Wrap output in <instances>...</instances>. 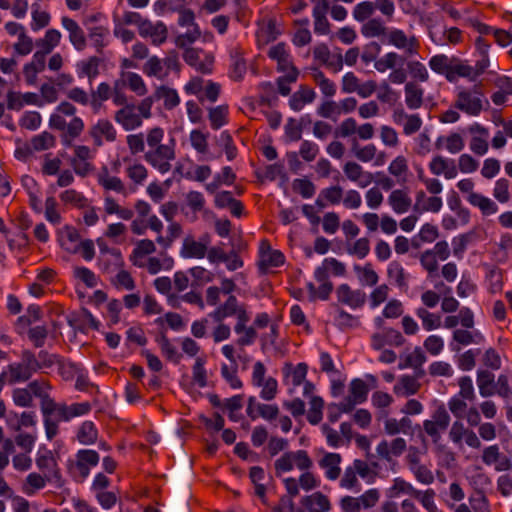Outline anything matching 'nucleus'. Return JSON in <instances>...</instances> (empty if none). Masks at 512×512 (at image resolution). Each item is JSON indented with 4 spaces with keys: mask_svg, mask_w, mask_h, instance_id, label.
<instances>
[{
    "mask_svg": "<svg viewBox=\"0 0 512 512\" xmlns=\"http://www.w3.org/2000/svg\"><path fill=\"white\" fill-rule=\"evenodd\" d=\"M165 131L161 127H153L146 133L148 150L144 153V160L161 174L169 172L171 162L176 158V141L169 138L166 142Z\"/></svg>",
    "mask_w": 512,
    "mask_h": 512,
    "instance_id": "f257e3e1",
    "label": "nucleus"
},
{
    "mask_svg": "<svg viewBox=\"0 0 512 512\" xmlns=\"http://www.w3.org/2000/svg\"><path fill=\"white\" fill-rule=\"evenodd\" d=\"M75 113L76 107L68 101H63L49 119V127L61 132V142L66 146H70L85 128L83 120L75 116Z\"/></svg>",
    "mask_w": 512,
    "mask_h": 512,
    "instance_id": "f03ea898",
    "label": "nucleus"
},
{
    "mask_svg": "<svg viewBox=\"0 0 512 512\" xmlns=\"http://www.w3.org/2000/svg\"><path fill=\"white\" fill-rule=\"evenodd\" d=\"M28 389L32 396L34 395L40 399V409L43 415L46 437L48 440H52L59 432V424H57V420L53 416L57 403L49 395L52 386L48 380L38 379L30 382Z\"/></svg>",
    "mask_w": 512,
    "mask_h": 512,
    "instance_id": "7ed1b4c3",
    "label": "nucleus"
},
{
    "mask_svg": "<svg viewBox=\"0 0 512 512\" xmlns=\"http://www.w3.org/2000/svg\"><path fill=\"white\" fill-rule=\"evenodd\" d=\"M231 316H236L237 318V322L234 326L235 332H240L243 322H249L250 320L245 305H240L234 295H230L223 304L209 314V317L213 319L214 322L224 321Z\"/></svg>",
    "mask_w": 512,
    "mask_h": 512,
    "instance_id": "20e7f679",
    "label": "nucleus"
},
{
    "mask_svg": "<svg viewBox=\"0 0 512 512\" xmlns=\"http://www.w3.org/2000/svg\"><path fill=\"white\" fill-rule=\"evenodd\" d=\"M99 460V454L95 450L81 449L75 460L69 462V472L76 481L81 482L89 475L91 468L98 465Z\"/></svg>",
    "mask_w": 512,
    "mask_h": 512,
    "instance_id": "39448f33",
    "label": "nucleus"
},
{
    "mask_svg": "<svg viewBox=\"0 0 512 512\" xmlns=\"http://www.w3.org/2000/svg\"><path fill=\"white\" fill-rule=\"evenodd\" d=\"M312 465V459L305 450L285 452L274 463L276 475L289 472L294 468V466L299 470L306 471L309 470Z\"/></svg>",
    "mask_w": 512,
    "mask_h": 512,
    "instance_id": "423d86ee",
    "label": "nucleus"
},
{
    "mask_svg": "<svg viewBox=\"0 0 512 512\" xmlns=\"http://www.w3.org/2000/svg\"><path fill=\"white\" fill-rule=\"evenodd\" d=\"M449 424L450 415L441 405L433 412L431 419L423 422V430L434 443H437L441 439V433L446 431Z\"/></svg>",
    "mask_w": 512,
    "mask_h": 512,
    "instance_id": "0eeeda50",
    "label": "nucleus"
},
{
    "mask_svg": "<svg viewBox=\"0 0 512 512\" xmlns=\"http://www.w3.org/2000/svg\"><path fill=\"white\" fill-rule=\"evenodd\" d=\"M377 89V83L374 80H368L361 83L354 72H347L341 80V90L345 94L357 93L361 98L370 97Z\"/></svg>",
    "mask_w": 512,
    "mask_h": 512,
    "instance_id": "6e6552de",
    "label": "nucleus"
},
{
    "mask_svg": "<svg viewBox=\"0 0 512 512\" xmlns=\"http://www.w3.org/2000/svg\"><path fill=\"white\" fill-rule=\"evenodd\" d=\"M477 94L479 93L476 89L474 91L467 89L459 90L453 107L470 116L479 115L483 109V103L482 99Z\"/></svg>",
    "mask_w": 512,
    "mask_h": 512,
    "instance_id": "1a4fd4ad",
    "label": "nucleus"
},
{
    "mask_svg": "<svg viewBox=\"0 0 512 512\" xmlns=\"http://www.w3.org/2000/svg\"><path fill=\"white\" fill-rule=\"evenodd\" d=\"M285 257L279 250H273L268 240H262L259 247L258 268L262 274L284 264Z\"/></svg>",
    "mask_w": 512,
    "mask_h": 512,
    "instance_id": "9d476101",
    "label": "nucleus"
},
{
    "mask_svg": "<svg viewBox=\"0 0 512 512\" xmlns=\"http://www.w3.org/2000/svg\"><path fill=\"white\" fill-rule=\"evenodd\" d=\"M36 465L43 475L48 477L49 483L54 484L57 488H61L64 485L65 481L62 477L58 463L50 452L38 456L36 458Z\"/></svg>",
    "mask_w": 512,
    "mask_h": 512,
    "instance_id": "9b49d317",
    "label": "nucleus"
},
{
    "mask_svg": "<svg viewBox=\"0 0 512 512\" xmlns=\"http://www.w3.org/2000/svg\"><path fill=\"white\" fill-rule=\"evenodd\" d=\"M183 58L189 66L194 67L203 74L212 72L214 56L210 53L197 48H188L185 50Z\"/></svg>",
    "mask_w": 512,
    "mask_h": 512,
    "instance_id": "f8f14e48",
    "label": "nucleus"
},
{
    "mask_svg": "<svg viewBox=\"0 0 512 512\" xmlns=\"http://www.w3.org/2000/svg\"><path fill=\"white\" fill-rule=\"evenodd\" d=\"M209 243L210 236L208 234L202 235L199 240L193 236H186L183 239L180 255L184 258L202 259L207 254Z\"/></svg>",
    "mask_w": 512,
    "mask_h": 512,
    "instance_id": "ddd939ff",
    "label": "nucleus"
},
{
    "mask_svg": "<svg viewBox=\"0 0 512 512\" xmlns=\"http://www.w3.org/2000/svg\"><path fill=\"white\" fill-rule=\"evenodd\" d=\"M407 448L405 439L394 438L391 442L382 440L376 447L378 458L395 465V458L401 456Z\"/></svg>",
    "mask_w": 512,
    "mask_h": 512,
    "instance_id": "4468645a",
    "label": "nucleus"
},
{
    "mask_svg": "<svg viewBox=\"0 0 512 512\" xmlns=\"http://www.w3.org/2000/svg\"><path fill=\"white\" fill-rule=\"evenodd\" d=\"M481 460L485 465L493 466L498 472L508 471L512 468V461L500 451L497 444L485 447Z\"/></svg>",
    "mask_w": 512,
    "mask_h": 512,
    "instance_id": "2eb2a0df",
    "label": "nucleus"
},
{
    "mask_svg": "<svg viewBox=\"0 0 512 512\" xmlns=\"http://www.w3.org/2000/svg\"><path fill=\"white\" fill-rule=\"evenodd\" d=\"M88 134L96 147L102 146L104 140L114 142L117 138V131L108 119H99L90 127Z\"/></svg>",
    "mask_w": 512,
    "mask_h": 512,
    "instance_id": "dca6fc26",
    "label": "nucleus"
},
{
    "mask_svg": "<svg viewBox=\"0 0 512 512\" xmlns=\"http://www.w3.org/2000/svg\"><path fill=\"white\" fill-rule=\"evenodd\" d=\"M91 409L92 406L89 402L73 403L69 406L65 403H57L53 415L58 424L60 421H70L74 417L86 415Z\"/></svg>",
    "mask_w": 512,
    "mask_h": 512,
    "instance_id": "f3484780",
    "label": "nucleus"
},
{
    "mask_svg": "<svg viewBox=\"0 0 512 512\" xmlns=\"http://www.w3.org/2000/svg\"><path fill=\"white\" fill-rule=\"evenodd\" d=\"M388 43L398 49L404 50L408 56L418 54L420 43L415 36L407 37L406 34L399 29H393L388 33Z\"/></svg>",
    "mask_w": 512,
    "mask_h": 512,
    "instance_id": "a211bd4d",
    "label": "nucleus"
},
{
    "mask_svg": "<svg viewBox=\"0 0 512 512\" xmlns=\"http://www.w3.org/2000/svg\"><path fill=\"white\" fill-rule=\"evenodd\" d=\"M114 120L125 131H131L142 125V117L136 111V105L130 104L121 107L114 114Z\"/></svg>",
    "mask_w": 512,
    "mask_h": 512,
    "instance_id": "6ab92c4d",
    "label": "nucleus"
},
{
    "mask_svg": "<svg viewBox=\"0 0 512 512\" xmlns=\"http://www.w3.org/2000/svg\"><path fill=\"white\" fill-rule=\"evenodd\" d=\"M336 297L339 303L352 309L360 308L366 301V294L360 289L352 290L348 284H341L336 288Z\"/></svg>",
    "mask_w": 512,
    "mask_h": 512,
    "instance_id": "aec40b11",
    "label": "nucleus"
},
{
    "mask_svg": "<svg viewBox=\"0 0 512 512\" xmlns=\"http://www.w3.org/2000/svg\"><path fill=\"white\" fill-rule=\"evenodd\" d=\"M139 35L143 38H149L153 45L160 46L165 43L168 38V28L162 21L154 23L147 19Z\"/></svg>",
    "mask_w": 512,
    "mask_h": 512,
    "instance_id": "412c9836",
    "label": "nucleus"
},
{
    "mask_svg": "<svg viewBox=\"0 0 512 512\" xmlns=\"http://www.w3.org/2000/svg\"><path fill=\"white\" fill-rule=\"evenodd\" d=\"M97 182L104 191L126 196L127 189L121 178L111 175L107 166H103L97 174Z\"/></svg>",
    "mask_w": 512,
    "mask_h": 512,
    "instance_id": "4be33fe9",
    "label": "nucleus"
},
{
    "mask_svg": "<svg viewBox=\"0 0 512 512\" xmlns=\"http://www.w3.org/2000/svg\"><path fill=\"white\" fill-rule=\"evenodd\" d=\"M267 54L270 59L277 62V70L279 72H291L292 70H298L292 62L285 43H278L270 47Z\"/></svg>",
    "mask_w": 512,
    "mask_h": 512,
    "instance_id": "5701e85b",
    "label": "nucleus"
},
{
    "mask_svg": "<svg viewBox=\"0 0 512 512\" xmlns=\"http://www.w3.org/2000/svg\"><path fill=\"white\" fill-rule=\"evenodd\" d=\"M312 2L314 3V31L322 35L328 34L330 32V24L326 14L329 10V2L328 0H312Z\"/></svg>",
    "mask_w": 512,
    "mask_h": 512,
    "instance_id": "b1692460",
    "label": "nucleus"
},
{
    "mask_svg": "<svg viewBox=\"0 0 512 512\" xmlns=\"http://www.w3.org/2000/svg\"><path fill=\"white\" fill-rule=\"evenodd\" d=\"M230 77L234 81H240L243 79L247 71L246 61L244 59V50L240 46H235L230 49Z\"/></svg>",
    "mask_w": 512,
    "mask_h": 512,
    "instance_id": "393cba45",
    "label": "nucleus"
},
{
    "mask_svg": "<svg viewBox=\"0 0 512 512\" xmlns=\"http://www.w3.org/2000/svg\"><path fill=\"white\" fill-rule=\"evenodd\" d=\"M342 457L339 453L327 452L318 461L319 466L325 470V476L329 480H336L341 475L340 464Z\"/></svg>",
    "mask_w": 512,
    "mask_h": 512,
    "instance_id": "a878e982",
    "label": "nucleus"
},
{
    "mask_svg": "<svg viewBox=\"0 0 512 512\" xmlns=\"http://www.w3.org/2000/svg\"><path fill=\"white\" fill-rule=\"evenodd\" d=\"M429 169L432 174L436 176L444 174L447 179H452L457 176V168L454 160L446 159L440 155L432 158L429 163Z\"/></svg>",
    "mask_w": 512,
    "mask_h": 512,
    "instance_id": "bb28decb",
    "label": "nucleus"
},
{
    "mask_svg": "<svg viewBox=\"0 0 512 512\" xmlns=\"http://www.w3.org/2000/svg\"><path fill=\"white\" fill-rule=\"evenodd\" d=\"M71 327L86 332L88 329L98 330L100 323L93 317V315L85 308L68 319Z\"/></svg>",
    "mask_w": 512,
    "mask_h": 512,
    "instance_id": "cd10ccee",
    "label": "nucleus"
},
{
    "mask_svg": "<svg viewBox=\"0 0 512 512\" xmlns=\"http://www.w3.org/2000/svg\"><path fill=\"white\" fill-rule=\"evenodd\" d=\"M156 251V246L154 242L150 239H142L139 240L135 248L133 249L131 255L129 256V260L131 263L139 268L145 267L144 258L147 255H150Z\"/></svg>",
    "mask_w": 512,
    "mask_h": 512,
    "instance_id": "c85d7f7f",
    "label": "nucleus"
},
{
    "mask_svg": "<svg viewBox=\"0 0 512 512\" xmlns=\"http://www.w3.org/2000/svg\"><path fill=\"white\" fill-rule=\"evenodd\" d=\"M329 272L335 276H344L346 274V267L335 258H326L322 262V265L315 270V279L325 280L329 278Z\"/></svg>",
    "mask_w": 512,
    "mask_h": 512,
    "instance_id": "c756f323",
    "label": "nucleus"
},
{
    "mask_svg": "<svg viewBox=\"0 0 512 512\" xmlns=\"http://www.w3.org/2000/svg\"><path fill=\"white\" fill-rule=\"evenodd\" d=\"M63 27L69 32V40L77 50H83L86 46V38L84 31L78 23L69 18L63 17L61 19Z\"/></svg>",
    "mask_w": 512,
    "mask_h": 512,
    "instance_id": "7c9ffc66",
    "label": "nucleus"
},
{
    "mask_svg": "<svg viewBox=\"0 0 512 512\" xmlns=\"http://www.w3.org/2000/svg\"><path fill=\"white\" fill-rule=\"evenodd\" d=\"M316 98L315 91L307 85H300L291 96L289 106L294 111H300L306 104L312 103Z\"/></svg>",
    "mask_w": 512,
    "mask_h": 512,
    "instance_id": "2f4dec72",
    "label": "nucleus"
},
{
    "mask_svg": "<svg viewBox=\"0 0 512 512\" xmlns=\"http://www.w3.org/2000/svg\"><path fill=\"white\" fill-rule=\"evenodd\" d=\"M473 74L472 66L467 65L456 57H452L446 79L449 82H455L459 77H464L468 78L470 81H474Z\"/></svg>",
    "mask_w": 512,
    "mask_h": 512,
    "instance_id": "473e14b6",
    "label": "nucleus"
},
{
    "mask_svg": "<svg viewBox=\"0 0 512 512\" xmlns=\"http://www.w3.org/2000/svg\"><path fill=\"white\" fill-rule=\"evenodd\" d=\"M301 503L308 512H327L331 508L328 497L321 492L303 497Z\"/></svg>",
    "mask_w": 512,
    "mask_h": 512,
    "instance_id": "72a5a7b5",
    "label": "nucleus"
},
{
    "mask_svg": "<svg viewBox=\"0 0 512 512\" xmlns=\"http://www.w3.org/2000/svg\"><path fill=\"white\" fill-rule=\"evenodd\" d=\"M388 203L394 212L403 214L410 209L412 200L406 190L396 189L390 193Z\"/></svg>",
    "mask_w": 512,
    "mask_h": 512,
    "instance_id": "f704fd0d",
    "label": "nucleus"
},
{
    "mask_svg": "<svg viewBox=\"0 0 512 512\" xmlns=\"http://www.w3.org/2000/svg\"><path fill=\"white\" fill-rule=\"evenodd\" d=\"M405 103L411 110L419 109L424 102V90L414 82H408L404 88Z\"/></svg>",
    "mask_w": 512,
    "mask_h": 512,
    "instance_id": "c9c22d12",
    "label": "nucleus"
},
{
    "mask_svg": "<svg viewBox=\"0 0 512 512\" xmlns=\"http://www.w3.org/2000/svg\"><path fill=\"white\" fill-rule=\"evenodd\" d=\"M467 201L474 207H477L483 216H490L498 212L497 204L480 193L471 194L467 196Z\"/></svg>",
    "mask_w": 512,
    "mask_h": 512,
    "instance_id": "e433bc0d",
    "label": "nucleus"
},
{
    "mask_svg": "<svg viewBox=\"0 0 512 512\" xmlns=\"http://www.w3.org/2000/svg\"><path fill=\"white\" fill-rule=\"evenodd\" d=\"M3 373L7 377L8 384L26 382L33 376L22 361L9 364Z\"/></svg>",
    "mask_w": 512,
    "mask_h": 512,
    "instance_id": "4c0bfd02",
    "label": "nucleus"
},
{
    "mask_svg": "<svg viewBox=\"0 0 512 512\" xmlns=\"http://www.w3.org/2000/svg\"><path fill=\"white\" fill-rule=\"evenodd\" d=\"M154 98L156 100H163V106L166 110H172L180 104V97L177 91L165 85L155 89Z\"/></svg>",
    "mask_w": 512,
    "mask_h": 512,
    "instance_id": "58836bf2",
    "label": "nucleus"
},
{
    "mask_svg": "<svg viewBox=\"0 0 512 512\" xmlns=\"http://www.w3.org/2000/svg\"><path fill=\"white\" fill-rule=\"evenodd\" d=\"M47 483H49L47 476L32 472L27 475L21 488L26 495L31 496L34 495L37 491L43 489Z\"/></svg>",
    "mask_w": 512,
    "mask_h": 512,
    "instance_id": "ea45409f",
    "label": "nucleus"
},
{
    "mask_svg": "<svg viewBox=\"0 0 512 512\" xmlns=\"http://www.w3.org/2000/svg\"><path fill=\"white\" fill-rule=\"evenodd\" d=\"M421 384L409 375L401 376L398 383L394 386V392L403 397H408L418 393Z\"/></svg>",
    "mask_w": 512,
    "mask_h": 512,
    "instance_id": "a19ab883",
    "label": "nucleus"
},
{
    "mask_svg": "<svg viewBox=\"0 0 512 512\" xmlns=\"http://www.w3.org/2000/svg\"><path fill=\"white\" fill-rule=\"evenodd\" d=\"M415 487L405 479L397 477L393 479L392 485L386 490V497L389 499L398 498L401 494L412 497Z\"/></svg>",
    "mask_w": 512,
    "mask_h": 512,
    "instance_id": "79ce46f5",
    "label": "nucleus"
},
{
    "mask_svg": "<svg viewBox=\"0 0 512 512\" xmlns=\"http://www.w3.org/2000/svg\"><path fill=\"white\" fill-rule=\"evenodd\" d=\"M143 72L148 77H155L164 80L168 76L167 70L164 68L163 60L157 56L150 57L143 65Z\"/></svg>",
    "mask_w": 512,
    "mask_h": 512,
    "instance_id": "37998d69",
    "label": "nucleus"
},
{
    "mask_svg": "<svg viewBox=\"0 0 512 512\" xmlns=\"http://www.w3.org/2000/svg\"><path fill=\"white\" fill-rule=\"evenodd\" d=\"M314 83L319 87L321 93L326 97H333L336 94V84L327 78L325 74L314 68L311 74Z\"/></svg>",
    "mask_w": 512,
    "mask_h": 512,
    "instance_id": "c03bdc74",
    "label": "nucleus"
},
{
    "mask_svg": "<svg viewBox=\"0 0 512 512\" xmlns=\"http://www.w3.org/2000/svg\"><path fill=\"white\" fill-rule=\"evenodd\" d=\"M479 392L483 397L492 396L495 393L494 374L487 370H480L477 374Z\"/></svg>",
    "mask_w": 512,
    "mask_h": 512,
    "instance_id": "a18cd8bd",
    "label": "nucleus"
},
{
    "mask_svg": "<svg viewBox=\"0 0 512 512\" xmlns=\"http://www.w3.org/2000/svg\"><path fill=\"white\" fill-rule=\"evenodd\" d=\"M408 162L407 159L400 155L397 156L389 165L388 172L398 179V182L403 184L407 181L408 174Z\"/></svg>",
    "mask_w": 512,
    "mask_h": 512,
    "instance_id": "49530a36",
    "label": "nucleus"
},
{
    "mask_svg": "<svg viewBox=\"0 0 512 512\" xmlns=\"http://www.w3.org/2000/svg\"><path fill=\"white\" fill-rule=\"evenodd\" d=\"M112 92V87L107 82L100 83L95 90L91 91L90 105L94 109L100 108L103 102L111 98Z\"/></svg>",
    "mask_w": 512,
    "mask_h": 512,
    "instance_id": "de8ad7c7",
    "label": "nucleus"
},
{
    "mask_svg": "<svg viewBox=\"0 0 512 512\" xmlns=\"http://www.w3.org/2000/svg\"><path fill=\"white\" fill-rule=\"evenodd\" d=\"M208 118L212 129L218 130L228 123V106L212 107L208 111Z\"/></svg>",
    "mask_w": 512,
    "mask_h": 512,
    "instance_id": "09e8293b",
    "label": "nucleus"
},
{
    "mask_svg": "<svg viewBox=\"0 0 512 512\" xmlns=\"http://www.w3.org/2000/svg\"><path fill=\"white\" fill-rule=\"evenodd\" d=\"M351 152L357 160L366 163L372 161L376 157L377 147L374 144L360 146L359 143L354 140L351 145Z\"/></svg>",
    "mask_w": 512,
    "mask_h": 512,
    "instance_id": "8fccbe9b",
    "label": "nucleus"
},
{
    "mask_svg": "<svg viewBox=\"0 0 512 512\" xmlns=\"http://www.w3.org/2000/svg\"><path fill=\"white\" fill-rule=\"evenodd\" d=\"M98 437V431L92 421H85L81 424L78 432L77 439L84 445L93 444Z\"/></svg>",
    "mask_w": 512,
    "mask_h": 512,
    "instance_id": "3c124183",
    "label": "nucleus"
},
{
    "mask_svg": "<svg viewBox=\"0 0 512 512\" xmlns=\"http://www.w3.org/2000/svg\"><path fill=\"white\" fill-rule=\"evenodd\" d=\"M435 496L436 492L431 488L425 491L415 488L412 498L418 500L428 512H437L438 508L435 504Z\"/></svg>",
    "mask_w": 512,
    "mask_h": 512,
    "instance_id": "603ef678",
    "label": "nucleus"
},
{
    "mask_svg": "<svg viewBox=\"0 0 512 512\" xmlns=\"http://www.w3.org/2000/svg\"><path fill=\"white\" fill-rule=\"evenodd\" d=\"M61 33L56 29L46 31L43 38L37 40L36 45L43 49L46 53H51L61 41Z\"/></svg>",
    "mask_w": 512,
    "mask_h": 512,
    "instance_id": "864d4df0",
    "label": "nucleus"
},
{
    "mask_svg": "<svg viewBox=\"0 0 512 512\" xmlns=\"http://www.w3.org/2000/svg\"><path fill=\"white\" fill-rule=\"evenodd\" d=\"M122 76L124 77L129 89L136 93L138 96H144L147 93V86L139 74L134 72H127L123 73Z\"/></svg>",
    "mask_w": 512,
    "mask_h": 512,
    "instance_id": "5fc2aeb1",
    "label": "nucleus"
},
{
    "mask_svg": "<svg viewBox=\"0 0 512 512\" xmlns=\"http://www.w3.org/2000/svg\"><path fill=\"white\" fill-rule=\"evenodd\" d=\"M310 408L307 413V420L312 425H317L323 417L324 401L319 396H313L310 400Z\"/></svg>",
    "mask_w": 512,
    "mask_h": 512,
    "instance_id": "6e6d98bb",
    "label": "nucleus"
},
{
    "mask_svg": "<svg viewBox=\"0 0 512 512\" xmlns=\"http://www.w3.org/2000/svg\"><path fill=\"white\" fill-rule=\"evenodd\" d=\"M183 233V229L181 224L178 222H170L168 228H167V236L159 235L156 238V242L165 247L168 248L172 245L175 239L179 238Z\"/></svg>",
    "mask_w": 512,
    "mask_h": 512,
    "instance_id": "4d7b16f0",
    "label": "nucleus"
},
{
    "mask_svg": "<svg viewBox=\"0 0 512 512\" xmlns=\"http://www.w3.org/2000/svg\"><path fill=\"white\" fill-rule=\"evenodd\" d=\"M419 261L429 277L436 276L439 268L438 258L429 249L420 253Z\"/></svg>",
    "mask_w": 512,
    "mask_h": 512,
    "instance_id": "13d9d810",
    "label": "nucleus"
},
{
    "mask_svg": "<svg viewBox=\"0 0 512 512\" xmlns=\"http://www.w3.org/2000/svg\"><path fill=\"white\" fill-rule=\"evenodd\" d=\"M510 181L507 178H499L493 188V197L500 203H507L511 199Z\"/></svg>",
    "mask_w": 512,
    "mask_h": 512,
    "instance_id": "bf43d9fd",
    "label": "nucleus"
},
{
    "mask_svg": "<svg viewBox=\"0 0 512 512\" xmlns=\"http://www.w3.org/2000/svg\"><path fill=\"white\" fill-rule=\"evenodd\" d=\"M59 197L64 204H71L77 208H84L87 205V198L75 189H67Z\"/></svg>",
    "mask_w": 512,
    "mask_h": 512,
    "instance_id": "052dcab7",
    "label": "nucleus"
},
{
    "mask_svg": "<svg viewBox=\"0 0 512 512\" xmlns=\"http://www.w3.org/2000/svg\"><path fill=\"white\" fill-rule=\"evenodd\" d=\"M157 342L161 348V352L162 354L170 361L174 362V363H179L180 362V359H181V354H179L175 348V346H173V344L170 342V340L168 339V337L165 335V334H161L158 338H157Z\"/></svg>",
    "mask_w": 512,
    "mask_h": 512,
    "instance_id": "680f3d73",
    "label": "nucleus"
},
{
    "mask_svg": "<svg viewBox=\"0 0 512 512\" xmlns=\"http://www.w3.org/2000/svg\"><path fill=\"white\" fill-rule=\"evenodd\" d=\"M416 315L421 319L422 325L427 331L437 329L441 325L440 316L429 312L423 307H420L416 310Z\"/></svg>",
    "mask_w": 512,
    "mask_h": 512,
    "instance_id": "e2e57ef3",
    "label": "nucleus"
},
{
    "mask_svg": "<svg viewBox=\"0 0 512 512\" xmlns=\"http://www.w3.org/2000/svg\"><path fill=\"white\" fill-rule=\"evenodd\" d=\"M425 362V354L420 347H416L411 353L405 356L403 362L399 364V368H419V366H423Z\"/></svg>",
    "mask_w": 512,
    "mask_h": 512,
    "instance_id": "0e129e2a",
    "label": "nucleus"
},
{
    "mask_svg": "<svg viewBox=\"0 0 512 512\" xmlns=\"http://www.w3.org/2000/svg\"><path fill=\"white\" fill-rule=\"evenodd\" d=\"M387 275L390 279L395 281L399 288L407 287L406 273L403 266L399 262L393 261L389 264Z\"/></svg>",
    "mask_w": 512,
    "mask_h": 512,
    "instance_id": "69168bd1",
    "label": "nucleus"
},
{
    "mask_svg": "<svg viewBox=\"0 0 512 512\" xmlns=\"http://www.w3.org/2000/svg\"><path fill=\"white\" fill-rule=\"evenodd\" d=\"M404 58L395 52H389L377 61H375V69L379 72H385L388 69H393L397 64L403 63Z\"/></svg>",
    "mask_w": 512,
    "mask_h": 512,
    "instance_id": "338daca9",
    "label": "nucleus"
},
{
    "mask_svg": "<svg viewBox=\"0 0 512 512\" xmlns=\"http://www.w3.org/2000/svg\"><path fill=\"white\" fill-rule=\"evenodd\" d=\"M340 486L347 490H361V484L352 465L345 468L344 473L340 479Z\"/></svg>",
    "mask_w": 512,
    "mask_h": 512,
    "instance_id": "774afa93",
    "label": "nucleus"
}]
</instances>
